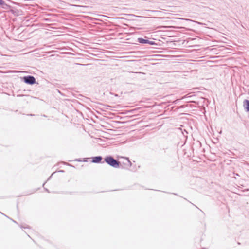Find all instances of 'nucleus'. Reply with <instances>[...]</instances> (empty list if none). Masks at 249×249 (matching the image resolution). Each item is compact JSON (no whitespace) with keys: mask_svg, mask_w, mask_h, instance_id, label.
Returning a JSON list of instances; mask_svg holds the SVG:
<instances>
[{"mask_svg":"<svg viewBox=\"0 0 249 249\" xmlns=\"http://www.w3.org/2000/svg\"><path fill=\"white\" fill-rule=\"evenodd\" d=\"M103 158L101 156H95L93 157L92 158V162L95 163H104V160L103 161H102Z\"/></svg>","mask_w":249,"mask_h":249,"instance_id":"nucleus-4","label":"nucleus"},{"mask_svg":"<svg viewBox=\"0 0 249 249\" xmlns=\"http://www.w3.org/2000/svg\"><path fill=\"white\" fill-rule=\"evenodd\" d=\"M105 162L113 168H118L120 167L121 161L116 160L111 156H106L104 158Z\"/></svg>","mask_w":249,"mask_h":249,"instance_id":"nucleus-1","label":"nucleus"},{"mask_svg":"<svg viewBox=\"0 0 249 249\" xmlns=\"http://www.w3.org/2000/svg\"><path fill=\"white\" fill-rule=\"evenodd\" d=\"M45 20L49 21H50V19H45Z\"/></svg>","mask_w":249,"mask_h":249,"instance_id":"nucleus-9","label":"nucleus"},{"mask_svg":"<svg viewBox=\"0 0 249 249\" xmlns=\"http://www.w3.org/2000/svg\"><path fill=\"white\" fill-rule=\"evenodd\" d=\"M76 160V161H81V160H78V159H76V160Z\"/></svg>","mask_w":249,"mask_h":249,"instance_id":"nucleus-10","label":"nucleus"},{"mask_svg":"<svg viewBox=\"0 0 249 249\" xmlns=\"http://www.w3.org/2000/svg\"><path fill=\"white\" fill-rule=\"evenodd\" d=\"M138 42L141 44H148L149 40L143 38H138Z\"/></svg>","mask_w":249,"mask_h":249,"instance_id":"nucleus-6","label":"nucleus"},{"mask_svg":"<svg viewBox=\"0 0 249 249\" xmlns=\"http://www.w3.org/2000/svg\"><path fill=\"white\" fill-rule=\"evenodd\" d=\"M124 161L121 162V165L120 168L123 169H129L132 166V162L130 161L128 158L124 157Z\"/></svg>","mask_w":249,"mask_h":249,"instance_id":"nucleus-2","label":"nucleus"},{"mask_svg":"<svg viewBox=\"0 0 249 249\" xmlns=\"http://www.w3.org/2000/svg\"><path fill=\"white\" fill-rule=\"evenodd\" d=\"M244 108L246 109V110L247 112L249 111V100H245L244 101V104H243Z\"/></svg>","mask_w":249,"mask_h":249,"instance_id":"nucleus-5","label":"nucleus"},{"mask_svg":"<svg viewBox=\"0 0 249 249\" xmlns=\"http://www.w3.org/2000/svg\"><path fill=\"white\" fill-rule=\"evenodd\" d=\"M0 6H1L3 8L8 6L7 4H6L5 1L3 0H0Z\"/></svg>","mask_w":249,"mask_h":249,"instance_id":"nucleus-7","label":"nucleus"},{"mask_svg":"<svg viewBox=\"0 0 249 249\" xmlns=\"http://www.w3.org/2000/svg\"><path fill=\"white\" fill-rule=\"evenodd\" d=\"M148 44L151 45H156V43L154 41L149 40Z\"/></svg>","mask_w":249,"mask_h":249,"instance_id":"nucleus-8","label":"nucleus"},{"mask_svg":"<svg viewBox=\"0 0 249 249\" xmlns=\"http://www.w3.org/2000/svg\"><path fill=\"white\" fill-rule=\"evenodd\" d=\"M22 79L25 83L29 85H34L36 83V78L32 75L24 76Z\"/></svg>","mask_w":249,"mask_h":249,"instance_id":"nucleus-3","label":"nucleus"}]
</instances>
